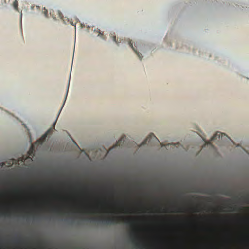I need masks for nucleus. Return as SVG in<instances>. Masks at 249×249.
Instances as JSON below:
<instances>
[{
  "instance_id": "f257e3e1",
  "label": "nucleus",
  "mask_w": 249,
  "mask_h": 249,
  "mask_svg": "<svg viewBox=\"0 0 249 249\" xmlns=\"http://www.w3.org/2000/svg\"><path fill=\"white\" fill-rule=\"evenodd\" d=\"M120 217H99V218H91L90 219L92 221H98L101 222L104 224H116L119 222L120 220Z\"/></svg>"
},
{
  "instance_id": "f03ea898",
  "label": "nucleus",
  "mask_w": 249,
  "mask_h": 249,
  "mask_svg": "<svg viewBox=\"0 0 249 249\" xmlns=\"http://www.w3.org/2000/svg\"><path fill=\"white\" fill-rule=\"evenodd\" d=\"M159 141L157 137L153 134H150L147 138L139 146H141L144 145H148L152 146L155 142Z\"/></svg>"
},
{
  "instance_id": "7ed1b4c3",
  "label": "nucleus",
  "mask_w": 249,
  "mask_h": 249,
  "mask_svg": "<svg viewBox=\"0 0 249 249\" xmlns=\"http://www.w3.org/2000/svg\"><path fill=\"white\" fill-rule=\"evenodd\" d=\"M218 139V141H223L227 140H231V139L225 134L217 132L211 139V141L213 142Z\"/></svg>"
},
{
  "instance_id": "20e7f679",
  "label": "nucleus",
  "mask_w": 249,
  "mask_h": 249,
  "mask_svg": "<svg viewBox=\"0 0 249 249\" xmlns=\"http://www.w3.org/2000/svg\"><path fill=\"white\" fill-rule=\"evenodd\" d=\"M125 137H122L116 143L115 147L124 146V145Z\"/></svg>"
},
{
  "instance_id": "39448f33",
  "label": "nucleus",
  "mask_w": 249,
  "mask_h": 249,
  "mask_svg": "<svg viewBox=\"0 0 249 249\" xmlns=\"http://www.w3.org/2000/svg\"><path fill=\"white\" fill-rule=\"evenodd\" d=\"M129 44L130 45V46L132 48V49L134 50V51L137 54V56H138V57L139 58L140 60H141L142 58V55L141 54H140L138 52H137L136 51V50L134 48V47H133V44L132 43H131V41H130L129 42Z\"/></svg>"
},
{
  "instance_id": "423d86ee",
  "label": "nucleus",
  "mask_w": 249,
  "mask_h": 249,
  "mask_svg": "<svg viewBox=\"0 0 249 249\" xmlns=\"http://www.w3.org/2000/svg\"><path fill=\"white\" fill-rule=\"evenodd\" d=\"M47 137V134H44L39 140L36 141V143H38V144H42L45 141Z\"/></svg>"
},
{
  "instance_id": "0eeeda50",
  "label": "nucleus",
  "mask_w": 249,
  "mask_h": 249,
  "mask_svg": "<svg viewBox=\"0 0 249 249\" xmlns=\"http://www.w3.org/2000/svg\"><path fill=\"white\" fill-rule=\"evenodd\" d=\"M52 211L56 213L60 214L61 213V210L58 207H55L52 209Z\"/></svg>"
},
{
  "instance_id": "6e6552de",
  "label": "nucleus",
  "mask_w": 249,
  "mask_h": 249,
  "mask_svg": "<svg viewBox=\"0 0 249 249\" xmlns=\"http://www.w3.org/2000/svg\"><path fill=\"white\" fill-rule=\"evenodd\" d=\"M14 243L16 245H21L23 243V241L21 239H18L14 241Z\"/></svg>"
},
{
  "instance_id": "1a4fd4ad",
  "label": "nucleus",
  "mask_w": 249,
  "mask_h": 249,
  "mask_svg": "<svg viewBox=\"0 0 249 249\" xmlns=\"http://www.w3.org/2000/svg\"><path fill=\"white\" fill-rule=\"evenodd\" d=\"M18 2L16 0H15V1L13 2V6L15 9L18 10Z\"/></svg>"
},
{
  "instance_id": "9d476101",
  "label": "nucleus",
  "mask_w": 249,
  "mask_h": 249,
  "mask_svg": "<svg viewBox=\"0 0 249 249\" xmlns=\"http://www.w3.org/2000/svg\"><path fill=\"white\" fill-rule=\"evenodd\" d=\"M125 222L126 224H128V225H132L134 224V222L133 221L128 220V219H126L125 221Z\"/></svg>"
},
{
  "instance_id": "9b49d317",
  "label": "nucleus",
  "mask_w": 249,
  "mask_h": 249,
  "mask_svg": "<svg viewBox=\"0 0 249 249\" xmlns=\"http://www.w3.org/2000/svg\"><path fill=\"white\" fill-rule=\"evenodd\" d=\"M205 144L207 145H210L212 147H213V146L211 144L210 142L206 141Z\"/></svg>"
},
{
  "instance_id": "f8f14e48",
  "label": "nucleus",
  "mask_w": 249,
  "mask_h": 249,
  "mask_svg": "<svg viewBox=\"0 0 249 249\" xmlns=\"http://www.w3.org/2000/svg\"><path fill=\"white\" fill-rule=\"evenodd\" d=\"M9 214V213H1V215H8Z\"/></svg>"
},
{
  "instance_id": "ddd939ff",
  "label": "nucleus",
  "mask_w": 249,
  "mask_h": 249,
  "mask_svg": "<svg viewBox=\"0 0 249 249\" xmlns=\"http://www.w3.org/2000/svg\"><path fill=\"white\" fill-rule=\"evenodd\" d=\"M0 249H4L3 245L1 242H0Z\"/></svg>"
},
{
  "instance_id": "4468645a",
  "label": "nucleus",
  "mask_w": 249,
  "mask_h": 249,
  "mask_svg": "<svg viewBox=\"0 0 249 249\" xmlns=\"http://www.w3.org/2000/svg\"><path fill=\"white\" fill-rule=\"evenodd\" d=\"M243 241H245L246 243H248L249 242L248 239H246V240H244Z\"/></svg>"
},
{
  "instance_id": "2eb2a0df",
  "label": "nucleus",
  "mask_w": 249,
  "mask_h": 249,
  "mask_svg": "<svg viewBox=\"0 0 249 249\" xmlns=\"http://www.w3.org/2000/svg\"><path fill=\"white\" fill-rule=\"evenodd\" d=\"M113 41L117 43V41H116V36L113 37Z\"/></svg>"
},
{
  "instance_id": "dca6fc26",
  "label": "nucleus",
  "mask_w": 249,
  "mask_h": 249,
  "mask_svg": "<svg viewBox=\"0 0 249 249\" xmlns=\"http://www.w3.org/2000/svg\"><path fill=\"white\" fill-rule=\"evenodd\" d=\"M39 248H40V249H43V248H44V247L40 246V247H39Z\"/></svg>"
},
{
  "instance_id": "f3484780",
  "label": "nucleus",
  "mask_w": 249,
  "mask_h": 249,
  "mask_svg": "<svg viewBox=\"0 0 249 249\" xmlns=\"http://www.w3.org/2000/svg\"><path fill=\"white\" fill-rule=\"evenodd\" d=\"M233 211H236V210L235 209H234L233 210Z\"/></svg>"
},
{
  "instance_id": "a211bd4d",
  "label": "nucleus",
  "mask_w": 249,
  "mask_h": 249,
  "mask_svg": "<svg viewBox=\"0 0 249 249\" xmlns=\"http://www.w3.org/2000/svg\"><path fill=\"white\" fill-rule=\"evenodd\" d=\"M177 212H181V211H177Z\"/></svg>"
},
{
  "instance_id": "6ab92c4d",
  "label": "nucleus",
  "mask_w": 249,
  "mask_h": 249,
  "mask_svg": "<svg viewBox=\"0 0 249 249\" xmlns=\"http://www.w3.org/2000/svg\"><path fill=\"white\" fill-rule=\"evenodd\" d=\"M22 14H21V18H22Z\"/></svg>"
}]
</instances>
